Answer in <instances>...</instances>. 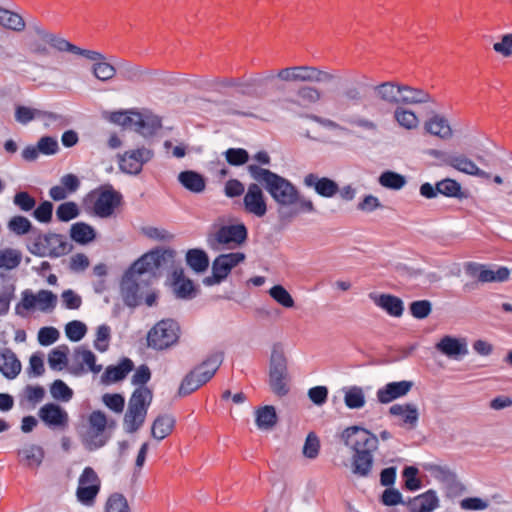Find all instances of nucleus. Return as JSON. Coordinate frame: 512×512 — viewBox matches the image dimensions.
Returning <instances> with one entry per match:
<instances>
[{
	"label": "nucleus",
	"instance_id": "60",
	"mask_svg": "<svg viewBox=\"0 0 512 512\" xmlns=\"http://www.w3.org/2000/svg\"><path fill=\"white\" fill-rule=\"evenodd\" d=\"M409 311L414 318L424 319L431 313L432 306L428 300H417L410 303Z\"/></svg>",
	"mask_w": 512,
	"mask_h": 512
},
{
	"label": "nucleus",
	"instance_id": "23",
	"mask_svg": "<svg viewBox=\"0 0 512 512\" xmlns=\"http://www.w3.org/2000/svg\"><path fill=\"white\" fill-rule=\"evenodd\" d=\"M370 299L376 306L386 311L390 316L401 317L404 312L403 301L392 294H369Z\"/></svg>",
	"mask_w": 512,
	"mask_h": 512
},
{
	"label": "nucleus",
	"instance_id": "47",
	"mask_svg": "<svg viewBox=\"0 0 512 512\" xmlns=\"http://www.w3.org/2000/svg\"><path fill=\"white\" fill-rule=\"evenodd\" d=\"M394 118L400 126L406 129L411 130L418 126V118L410 110L397 107L394 111Z\"/></svg>",
	"mask_w": 512,
	"mask_h": 512
},
{
	"label": "nucleus",
	"instance_id": "18",
	"mask_svg": "<svg viewBox=\"0 0 512 512\" xmlns=\"http://www.w3.org/2000/svg\"><path fill=\"white\" fill-rule=\"evenodd\" d=\"M450 168L469 176L486 180L491 178L490 173L480 169L472 159L459 151L450 152Z\"/></svg>",
	"mask_w": 512,
	"mask_h": 512
},
{
	"label": "nucleus",
	"instance_id": "46",
	"mask_svg": "<svg viewBox=\"0 0 512 512\" xmlns=\"http://www.w3.org/2000/svg\"><path fill=\"white\" fill-rule=\"evenodd\" d=\"M80 210L78 205L73 202H65L60 204L56 209V217L61 222H68L79 216Z\"/></svg>",
	"mask_w": 512,
	"mask_h": 512
},
{
	"label": "nucleus",
	"instance_id": "3",
	"mask_svg": "<svg viewBox=\"0 0 512 512\" xmlns=\"http://www.w3.org/2000/svg\"><path fill=\"white\" fill-rule=\"evenodd\" d=\"M341 438L353 451V473L360 477H367L372 470L373 453L379 444L377 436L365 428L351 426L342 432Z\"/></svg>",
	"mask_w": 512,
	"mask_h": 512
},
{
	"label": "nucleus",
	"instance_id": "22",
	"mask_svg": "<svg viewBox=\"0 0 512 512\" xmlns=\"http://www.w3.org/2000/svg\"><path fill=\"white\" fill-rule=\"evenodd\" d=\"M411 381L390 382L377 391V399L380 403L386 404L394 399L406 395L412 388Z\"/></svg>",
	"mask_w": 512,
	"mask_h": 512
},
{
	"label": "nucleus",
	"instance_id": "13",
	"mask_svg": "<svg viewBox=\"0 0 512 512\" xmlns=\"http://www.w3.org/2000/svg\"><path fill=\"white\" fill-rule=\"evenodd\" d=\"M101 370L102 365L96 364V356L91 350L84 346L75 348L72 356V364L69 367V371L73 375L80 376L88 371L97 374Z\"/></svg>",
	"mask_w": 512,
	"mask_h": 512
},
{
	"label": "nucleus",
	"instance_id": "36",
	"mask_svg": "<svg viewBox=\"0 0 512 512\" xmlns=\"http://www.w3.org/2000/svg\"><path fill=\"white\" fill-rule=\"evenodd\" d=\"M424 130L432 136L445 139L448 137V122L444 116L435 114L425 122Z\"/></svg>",
	"mask_w": 512,
	"mask_h": 512
},
{
	"label": "nucleus",
	"instance_id": "31",
	"mask_svg": "<svg viewBox=\"0 0 512 512\" xmlns=\"http://www.w3.org/2000/svg\"><path fill=\"white\" fill-rule=\"evenodd\" d=\"M389 413L402 418V423L414 428L418 421V409L414 404H394L390 407Z\"/></svg>",
	"mask_w": 512,
	"mask_h": 512
},
{
	"label": "nucleus",
	"instance_id": "12",
	"mask_svg": "<svg viewBox=\"0 0 512 512\" xmlns=\"http://www.w3.org/2000/svg\"><path fill=\"white\" fill-rule=\"evenodd\" d=\"M92 196L95 197L93 211L101 218L110 217L122 201V195L115 191L112 186H103Z\"/></svg>",
	"mask_w": 512,
	"mask_h": 512
},
{
	"label": "nucleus",
	"instance_id": "50",
	"mask_svg": "<svg viewBox=\"0 0 512 512\" xmlns=\"http://www.w3.org/2000/svg\"><path fill=\"white\" fill-rule=\"evenodd\" d=\"M296 95L305 103L308 104H315L319 102L322 97L323 93L320 89H318L315 86H301L298 88Z\"/></svg>",
	"mask_w": 512,
	"mask_h": 512
},
{
	"label": "nucleus",
	"instance_id": "8",
	"mask_svg": "<svg viewBox=\"0 0 512 512\" xmlns=\"http://www.w3.org/2000/svg\"><path fill=\"white\" fill-rule=\"evenodd\" d=\"M180 327L172 319L159 321L152 327L147 335L148 347L155 350H164L177 343Z\"/></svg>",
	"mask_w": 512,
	"mask_h": 512
},
{
	"label": "nucleus",
	"instance_id": "32",
	"mask_svg": "<svg viewBox=\"0 0 512 512\" xmlns=\"http://www.w3.org/2000/svg\"><path fill=\"white\" fill-rule=\"evenodd\" d=\"M134 130L144 137L154 135L161 128V120L158 117L150 116L143 118L139 113H134Z\"/></svg>",
	"mask_w": 512,
	"mask_h": 512
},
{
	"label": "nucleus",
	"instance_id": "4",
	"mask_svg": "<svg viewBox=\"0 0 512 512\" xmlns=\"http://www.w3.org/2000/svg\"><path fill=\"white\" fill-rule=\"evenodd\" d=\"M223 357L222 352H215L209 355L205 361L196 366L183 378L177 395L185 397L206 384L222 364Z\"/></svg>",
	"mask_w": 512,
	"mask_h": 512
},
{
	"label": "nucleus",
	"instance_id": "56",
	"mask_svg": "<svg viewBox=\"0 0 512 512\" xmlns=\"http://www.w3.org/2000/svg\"><path fill=\"white\" fill-rule=\"evenodd\" d=\"M44 360L41 352H35L30 356L27 374L29 377H40L44 374Z\"/></svg>",
	"mask_w": 512,
	"mask_h": 512
},
{
	"label": "nucleus",
	"instance_id": "55",
	"mask_svg": "<svg viewBox=\"0 0 512 512\" xmlns=\"http://www.w3.org/2000/svg\"><path fill=\"white\" fill-rule=\"evenodd\" d=\"M87 332V326L78 320L69 322L65 327V333L69 340L73 342L80 341Z\"/></svg>",
	"mask_w": 512,
	"mask_h": 512
},
{
	"label": "nucleus",
	"instance_id": "33",
	"mask_svg": "<svg viewBox=\"0 0 512 512\" xmlns=\"http://www.w3.org/2000/svg\"><path fill=\"white\" fill-rule=\"evenodd\" d=\"M175 420L170 415L158 416L151 427V435L158 441L166 438L173 430Z\"/></svg>",
	"mask_w": 512,
	"mask_h": 512
},
{
	"label": "nucleus",
	"instance_id": "27",
	"mask_svg": "<svg viewBox=\"0 0 512 512\" xmlns=\"http://www.w3.org/2000/svg\"><path fill=\"white\" fill-rule=\"evenodd\" d=\"M172 287L176 297L180 299H192L197 294L194 283L185 277L182 269L173 272Z\"/></svg>",
	"mask_w": 512,
	"mask_h": 512
},
{
	"label": "nucleus",
	"instance_id": "62",
	"mask_svg": "<svg viewBox=\"0 0 512 512\" xmlns=\"http://www.w3.org/2000/svg\"><path fill=\"white\" fill-rule=\"evenodd\" d=\"M120 75L124 80L138 81L143 73L139 66L129 62H123L119 65Z\"/></svg>",
	"mask_w": 512,
	"mask_h": 512
},
{
	"label": "nucleus",
	"instance_id": "5",
	"mask_svg": "<svg viewBox=\"0 0 512 512\" xmlns=\"http://www.w3.org/2000/svg\"><path fill=\"white\" fill-rule=\"evenodd\" d=\"M153 393L148 387H137L130 396L123 423L127 433H135L144 424Z\"/></svg>",
	"mask_w": 512,
	"mask_h": 512
},
{
	"label": "nucleus",
	"instance_id": "61",
	"mask_svg": "<svg viewBox=\"0 0 512 512\" xmlns=\"http://www.w3.org/2000/svg\"><path fill=\"white\" fill-rule=\"evenodd\" d=\"M320 450V441L314 432H310L305 440L303 446V454L309 459H315Z\"/></svg>",
	"mask_w": 512,
	"mask_h": 512
},
{
	"label": "nucleus",
	"instance_id": "20",
	"mask_svg": "<svg viewBox=\"0 0 512 512\" xmlns=\"http://www.w3.org/2000/svg\"><path fill=\"white\" fill-rule=\"evenodd\" d=\"M303 183L306 187L314 188L318 195L326 198L335 196L339 191V186L334 180L328 177H319L314 173L307 174Z\"/></svg>",
	"mask_w": 512,
	"mask_h": 512
},
{
	"label": "nucleus",
	"instance_id": "26",
	"mask_svg": "<svg viewBox=\"0 0 512 512\" xmlns=\"http://www.w3.org/2000/svg\"><path fill=\"white\" fill-rule=\"evenodd\" d=\"M22 365L17 355L10 349L0 351V372L7 379H15L21 372Z\"/></svg>",
	"mask_w": 512,
	"mask_h": 512
},
{
	"label": "nucleus",
	"instance_id": "2",
	"mask_svg": "<svg viewBox=\"0 0 512 512\" xmlns=\"http://www.w3.org/2000/svg\"><path fill=\"white\" fill-rule=\"evenodd\" d=\"M174 258L173 250L156 249L136 260L123 276L121 290L124 303L129 307L138 306L140 304L138 277L145 274L153 278L160 277L173 265Z\"/></svg>",
	"mask_w": 512,
	"mask_h": 512
},
{
	"label": "nucleus",
	"instance_id": "37",
	"mask_svg": "<svg viewBox=\"0 0 512 512\" xmlns=\"http://www.w3.org/2000/svg\"><path fill=\"white\" fill-rule=\"evenodd\" d=\"M277 414L273 406L267 405L256 410V425L261 430H270L277 424Z\"/></svg>",
	"mask_w": 512,
	"mask_h": 512
},
{
	"label": "nucleus",
	"instance_id": "48",
	"mask_svg": "<svg viewBox=\"0 0 512 512\" xmlns=\"http://www.w3.org/2000/svg\"><path fill=\"white\" fill-rule=\"evenodd\" d=\"M438 193L448 196V178L436 183L435 187L430 183H424L420 186V194L425 198H434Z\"/></svg>",
	"mask_w": 512,
	"mask_h": 512
},
{
	"label": "nucleus",
	"instance_id": "52",
	"mask_svg": "<svg viewBox=\"0 0 512 512\" xmlns=\"http://www.w3.org/2000/svg\"><path fill=\"white\" fill-rule=\"evenodd\" d=\"M224 156L232 166H241L249 160V153L243 148H229L224 152Z\"/></svg>",
	"mask_w": 512,
	"mask_h": 512
},
{
	"label": "nucleus",
	"instance_id": "28",
	"mask_svg": "<svg viewBox=\"0 0 512 512\" xmlns=\"http://www.w3.org/2000/svg\"><path fill=\"white\" fill-rule=\"evenodd\" d=\"M438 504V499L434 491L429 490L421 495L411 498L406 506L409 512H432Z\"/></svg>",
	"mask_w": 512,
	"mask_h": 512
},
{
	"label": "nucleus",
	"instance_id": "15",
	"mask_svg": "<svg viewBox=\"0 0 512 512\" xmlns=\"http://www.w3.org/2000/svg\"><path fill=\"white\" fill-rule=\"evenodd\" d=\"M153 151L145 147L126 151L119 160L120 169L128 174H139L145 163L153 157Z\"/></svg>",
	"mask_w": 512,
	"mask_h": 512
},
{
	"label": "nucleus",
	"instance_id": "59",
	"mask_svg": "<svg viewBox=\"0 0 512 512\" xmlns=\"http://www.w3.org/2000/svg\"><path fill=\"white\" fill-rule=\"evenodd\" d=\"M41 110L26 106H17L15 109V119L21 124H28L32 120L40 117Z\"/></svg>",
	"mask_w": 512,
	"mask_h": 512
},
{
	"label": "nucleus",
	"instance_id": "45",
	"mask_svg": "<svg viewBox=\"0 0 512 512\" xmlns=\"http://www.w3.org/2000/svg\"><path fill=\"white\" fill-rule=\"evenodd\" d=\"M92 73L98 80L106 82L115 77L117 70L106 60H100L93 64Z\"/></svg>",
	"mask_w": 512,
	"mask_h": 512
},
{
	"label": "nucleus",
	"instance_id": "19",
	"mask_svg": "<svg viewBox=\"0 0 512 512\" xmlns=\"http://www.w3.org/2000/svg\"><path fill=\"white\" fill-rule=\"evenodd\" d=\"M40 419L50 428L65 429L68 426V413L58 404L47 403L38 412Z\"/></svg>",
	"mask_w": 512,
	"mask_h": 512
},
{
	"label": "nucleus",
	"instance_id": "58",
	"mask_svg": "<svg viewBox=\"0 0 512 512\" xmlns=\"http://www.w3.org/2000/svg\"><path fill=\"white\" fill-rule=\"evenodd\" d=\"M111 336V329L108 325H100L97 328L96 339L94 340V347L100 352L107 351L109 347V340Z\"/></svg>",
	"mask_w": 512,
	"mask_h": 512
},
{
	"label": "nucleus",
	"instance_id": "40",
	"mask_svg": "<svg viewBox=\"0 0 512 512\" xmlns=\"http://www.w3.org/2000/svg\"><path fill=\"white\" fill-rule=\"evenodd\" d=\"M69 348L67 345H60L48 354V364L53 370H62L68 363Z\"/></svg>",
	"mask_w": 512,
	"mask_h": 512
},
{
	"label": "nucleus",
	"instance_id": "35",
	"mask_svg": "<svg viewBox=\"0 0 512 512\" xmlns=\"http://www.w3.org/2000/svg\"><path fill=\"white\" fill-rule=\"evenodd\" d=\"M187 265L196 273H202L207 270L209 266V258L206 252L202 249H190L186 253Z\"/></svg>",
	"mask_w": 512,
	"mask_h": 512
},
{
	"label": "nucleus",
	"instance_id": "39",
	"mask_svg": "<svg viewBox=\"0 0 512 512\" xmlns=\"http://www.w3.org/2000/svg\"><path fill=\"white\" fill-rule=\"evenodd\" d=\"M0 26L20 32L25 29V21L18 13L0 7Z\"/></svg>",
	"mask_w": 512,
	"mask_h": 512
},
{
	"label": "nucleus",
	"instance_id": "44",
	"mask_svg": "<svg viewBox=\"0 0 512 512\" xmlns=\"http://www.w3.org/2000/svg\"><path fill=\"white\" fill-rule=\"evenodd\" d=\"M379 183L385 188L399 190L406 184V179L396 172L385 171L380 175Z\"/></svg>",
	"mask_w": 512,
	"mask_h": 512
},
{
	"label": "nucleus",
	"instance_id": "41",
	"mask_svg": "<svg viewBox=\"0 0 512 512\" xmlns=\"http://www.w3.org/2000/svg\"><path fill=\"white\" fill-rule=\"evenodd\" d=\"M344 402L350 409H360L365 405V395L359 386H352L345 389Z\"/></svg>",
	"mask_w": 512,
	"mask_h": 512
},
{
	"label": "nucleus",
	"instance_id": "34",
	"mask_svg": "<svg viewBox=\"0 0 512 512\" xmlns=\"http://www.w3.org/2000/svg\"><path fill=\"white\" fill-rule=\"evenodd\" d=\"M400 105L425 103L430 95L421 89H415L408 85L400 84Z\"/></svg>",
	"mask_w": 512,
	"mask_h": 512
},
{
	"label": "nucleus",
	"instance_id": "11",
	"mask_svg": "<svg viewBox=\"0 0 512 512\" xmlns=\"http://www.w3.org/2000/svg\"><path fill=\"white\" fill-rule=\"evenodd\" d=\"M247 228L244 224L222 226L208 239L211 249L220 250L221 245H241L247 239Z\"/></svg>",
	"mask_w": 512,
	"mask_h": 512
},
{
	"label": "nucleus",
	"instance_id": "64",
	"mask_svg": "<svg viewBox=\"0 0 512 512\" xmlns=\"http://www.w3.org/2000/svg\"><path fill=\"white\" fill-rule=\"evenodd\" d=\"M53 204L50 201H43L34 209L33 217L41 223H49L52 220Z\"/></svg>",
	"mask_w": 512,
	"mask_h": 512
},
{
	"label": "nucleus",
	"instance_id": "14",
	"mask_svg": "<svg viewBox=\"0 0 512 512\" xmlns=\"http://www.w3.org/2000/svg\"><path fill=\"white\" fill-rule=\"evenodd\" d=\"M243 206L246 213L262 218L267 213V203L260 184H249L243 197Z\"/></svg>",
	"mask_w": 512,
	"mask_h": 512
},
{
	"label": "nucleus",
	"instance_id": "53",
	"mask_svg": "<svg viewBox=\"0 0 512 512\" xmlns=\"http://www.w3.org/2000/svg\"><path fill=\"white\" fill-rule=\"evenodd\" d=\"M8 228L16 235H25L32 230V224L28 218L18 215L14 216L8 222Z\"/></svg>",
	"mask_w": 512,
	"mask_h": 512
},
{
	"label": "nucleus",
	"instance_id": "51",
	"mask_svg": "<svg viewBox=\"0 0 512 512\" xmlns=\"http://www.w3.org/2000/svg\"><path fill=\"white\" fill-rule=\"evenodd\" d=\"M269 294L277 303L285 308H292L294 306L292 296L282 285L273 286L269 290Z\"/></svg>",
	"mask_w": 512,
	"mask_h": 512
},
{
	"label": "nucleus",
	"instance_id": "42",
	"mask_svg": "<svg viewBox=\"0 0 512 512\" xmlns=\"http://www.w3.org/2000/svg\"><path fill=\"white\" fill-rule=\"evenodd\" d=\"M510 271L506 267H499L496 271L488 269L484 265L481 273L479 274V282L490 283V282H504L508 280Z\"/></svg>",
	"mask_w": 512,
	"mask_h": 512
},
{
	"label": "nucleus",
	"instance_id": "25",
	"mask_svg": "<svg viewBox=\"0 0 512 512\" xmlns=\"http://www.w3.org/2000/svg\"><path fill=\"white\" fill-rule=\"evenodd\" d=\"M133 368V361L129 358H123L118 365H110L105 369L101 375V382L109 385L121 381L126 378Z\"/></svg>",
	"mask_w": 512,
	"mask_h": 512
},
{
	"label": "nucleus",
	"instance_id": "38",
	"mask_svg": "<svg viewBox=\"0 0 512 512\" xmlns=\"http://www.w3.org/2000/svg\"><path fill=\"white\" fill-rule=\"evenodd\" d=\"M70 237L79 244H87L94 240L95 230L87 223L77 222L70 228Z\"/></svg>",
	"mask_w": 512,
	"mask_h": 512
},
{
	"label": "nucleus",
	"instance_id": "63",
	"mask_svg": "<svg viewBox=\"0 0 512 512\" xmlns=\"http://www.w3.org/2000/svg\"><path fill=\"white\" fill-rule=\"evenodd\" d=\"M13 202L19 209L25 212L31 211L36 205L35 198L25 191L16 193Z\"/></svg>",
	"mask_w": 512,
	"mask_h": 512
},
{
	"label": "nucleus",
	"instance_id": "9",
	"mask_svg": "<svg viewBox=\"0 0 512 512\" xmlns=\"http://www.w3.org/2000/svg\"><path fill=\"white\" fill-rule=\"evenodd\" d=\"M245 260L242 252H232L217 256L212 263V275L203 279L206 286L220 284L230 274L231 270Z\"/></svg>",
	"mask_w": 512,
	"mask_h": 512
},
{
	"label": "nucleus",
	"instance_id": "43",
	"mask_svg": "<svg viewBox=\"0 0 512 512\" xmlns=\"http://www.w3.org/2000/svg\"><path fill=\"white\" fill-rule=\"evenodd\" d=\"M22 255L18 250L7 248L0 250V268L12 270L21 263Z\"/></svg>",
	"mask_w": 512,
	"mask_h": 512
},
{
	"label": "nucleus",
	"instance_id": "17",
	"mask_svg": "<svg viewBox=\"0 0 512 512\" xmlns=\"http://www.w3.org/2000/svg\"><path fill=\"white\" fill-rule=\"evenodd\" d=\"M88 430L86 433V441L93 448L102 447L105 444V440L101 438V435L107 426V417L100 411H93L88 418Z\"/></svg>",
	"mask_w": 512,
	"mask_h": 512
},
{
	"label": "nucleus",
	"instance_id": "21",
	"mask_svg": "<svg viewBox=\"0 0 512 512\" xmlns=\"http://www.w3.org/2000/svg\"><path fill=\"white\" fill-rule=\"evenodd\" d=\"M299 82L328 84L334 82L337 76L315 66H298Z\"/></svg>",
	"mask_w": 512,
	"mask_h": 512
},
{
	"label": "nucleus",
	"instance_id": "24",
	"mask_svg": "<svg viewBox=\"0 0 512 512\" xmlns=\"http://www.w3.org/2000/svg\"><path fill=\"white\" fill-rule=\"evenodd\" d=\"M375 97L386 104L400 105V84L394 81H386L373 86Z\"/></svg>",
	"mask_w": 512,
	"mask_h": 512
},
{
	"label": "nucleus",
	"instance_id": "6",
	"mask_svg": "<svg viewBox=\"0 0 512 512\" xmlns=\"http://www.w3.org/2000/svg\"><path fill=\"white\" fill-rule=\"evenodd\" d=\"M288 360L282 344L275 343L269 359V385L273 393L285 396L289 392Z\"/></svg>",
	"mask_w": 512,
	"mask_h": 512
},
{
	"label": "nucleus",
	"instance_id": "10",
	"mask_svg": "<svg viewBox=\"0 0 512 512\" xmlns=\"http://www.w3.org/2000/svg\"><path fill=\"white\" fill-rule=\"evenodd\" d=\"M101 487V480L92 467H85L78 479L76 496L80 503L91 506Z\"/></svg>",
	"mask_w": 512,
	"mask_h": 512
},
{
	"label": "nucleus",
	"instance_id": "57",
	"mask_svg": "<svg viewBox=\"0 0 512 512\" xmlns=\"http://www.w3.org/2000/svg\"><path fill=\"white\" fill-rule=\"evenodd\" d=\"M50 393L54 399L62 401H69L73 396V391L60 379L52 383Z\"/></svg>",
	"mask_w": 512,
	"mask_h": 512
},
{
	"label": "nucleus",
	"instance_id": "16",
	"mask_svg": "<svg viewBox=\"0 0 512 512\" xmlns=\"http://www.w3.org/2000/svg\"><path fill=\"white\" fill-rule=\"evenodd\" d=\"M274 77L273 71L266 75L254 74L248 77H241L238 93L244 96L261 97L264 95L267 83L273 80Z\"/></svg>",
	"mask_w": 512,
	"mask_h": 512
},
{
	"label": "nucleus",
	"instance_id": "49",
	"mask_svg": "<svg viewBox=\"0 0 512 512\" xmlns=\"http://www.w3.org/2000/svg\"><path fill=\"white\" fill-rule=\"evenodd\" d=\"M39 310L43 312L52 311L57 304V296L50 290H40L36 294Z\"/></svg>",
	"mask_w": 512,
	"mask_h": 512
},
{
	"label": "nucleus",
	"instance_id": "54",
	"mask_svg": "<svg viewBox=\"0 0 512 512\" xmlns=\"http://www.w3.org/2000/svg\"><path fill=\"white\" fill-rule=\"evenodd\" d=\"M106 512H130L128 502L120 493L112 494L106 503Z\"/></svg>",
	"mask_w": 512,
	"mask_h": 512
},
{
	"label": "nucleus",
	"instance_id": "30",
	"mask_svg": "<svg viewBox=\"0 0 512 512\" xmlns=\"http://www.w3.org/2000/svg\"><path fill=\"white\" fill-rule=\"evenodd\" d=\"M20 461L29 468H38L45 457L44 449L35 444H30L18 451Z\"/></svg>",
	"mask_w": 512,
	"mask_h": 512
},
{
	"label": "nucleus",
	"instance_id": "7",
	"mask_svg": "<svg viewBox=\"0 0 512 512\" xmlns=\"http://www.w3.org/2000/svg\"><path fill=\"white\" fill-rule=\"evenodd\" d=\"M72 250V245L66 240L65 236L56 233L39 234L29 251L36 256H46L51 258L61 257Z\"/></svg>",
	"mask_w": 512,
	"mask_h": 512
},
{
	"label": "nucleus",
	"instance_id": "1",
	"mask_svg": "<svg viewBox=\"0 0 512 512\" xmlns=\"http://www.w3.org/2000/svg\"><path fill=\"white\" fill-rule=\"evenodd\" d=\"M250 176L258 182L278 205V216L281 221H291L299 213L315 211L313 202L300 195L298 189L288 179L262 168L256 164L247 166Z\"/></svg>",
	"mask_w": 512,
	"mask_h": 512
},
{
	"label": "nucleus",
	"instance_id": "29",
	"mask_svg": "<svg viewBox=\"0 0 512 512\" xmlns=\"http://www.w3.org/2000/svg\"><path fill=\"white\" fill-rule=\"evenodd\" d=\"M177 179L185 189L192 193H202L206 188L205 177L193 170L180 172Z\"/></svg>",
	"mask_w": 512,
	"mask_h": 512
}]
</instances>
